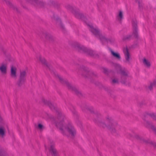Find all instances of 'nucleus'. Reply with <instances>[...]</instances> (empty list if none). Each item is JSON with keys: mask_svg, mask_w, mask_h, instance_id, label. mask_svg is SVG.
Listing matches in <instances>:
<instances>
[{"mask_svg": "<svg viewBox=\"0 0 156 156\" xmlns=\"http://www.w3.org/2000/svg\"><path fill=\"white\" fill-rule=\"evenodd\" d=\"M56 125L60 132L63 135L73 136L76 134V130L71 124L66 126L63 124L60 123Z\"/></svg>", "mask_w": 156, "mask_h": 156, "instance_id": "f257e3e1", "label": "nucleus"}, {"mask_svg": "<svg viewBox=\"0 0 156 156\" xmlns=\"http://www.w3.org/2000/svg\"><path fill=\"white\" fill-rule=\"evenodd\" d=\"M39 59L42 64H45L46 63V61L44 58L40 57H39Z\"/></svg>", "mask_w": 156, "mask_h": 156, "instance_id": "4468645a", "label": "nucleus"}, {"mask_svg": "<svg viewBox=\"0 0 156 156\" xmlns=\"http://www.w3.org/2000/svg\"><path fill=\"white\" fill-rule=\"evenodd\" d=\"M76 16L77 17H78V16H77V15Z\"/></svg>", "mask_w": 156, "mask_h": 156, "instance_id": "412c9836", "label": "nucleus"}, {"mask_svg": "<svg viewBox=\"0 0 156 156\" xmlns=\"http://www.w3.org/2000/svg\"><path fill=\"white\" fill-rule=\"evenodd\" d=\"M48 105H49L50 108L52 109H53V107H54V106L52 105L51 103H49L48 104Z\"/></svg>", "mask_w": 156, "mask_h": 156, "instance_id": "a211bd4d", "label": "nucleus"}, {"mask_svg": "<svg viewBox=\"0 0 156 156\" xmlns=\"http://www.w3.org/2000/svg\"><path fill=\"white\" fill-rule=\"evenodd\" d=\"M123 51L126 61L127 62H129L131 57L127 49L126 48L124 49L123 50Z\"/></svg>", "mask_w": 156, "mask_h": 156, "instance_id": "6e6552de", "label": "nucleus"}, {"mask_svg": "<svg viewBox=\"0 0 156 156\" xmlns=\"http://www.w3.org/2000/svg\"><path fill=\"white\" fill-rule=\"evenodd\" d=\"M5 135V129L3 127H0V136L3 137Z\"/></svg>", "mask_w": 156, "mask_h": 156, "instance_id": "f8f14e48", "label": "nucleus"}, {"mask_svg": "<svg viewBox=\"0 0 156 156\" xmlns=\"http://www.w3.org/2000/svg\"><path fill=\"white\" fill-rule=\"evenodd\" d=\"M89 30L97 37H99L101 41H107V37L100 34L98 28H94L91 26H89Z\"/></svg>", "mask_w": 156, "mask_h": 156, "instance_id": "f03ea898", "label": "nucleus"}, {"mask_svg": "<svg viewBox=\"0 0 156 156\" xmlns=\"http://www.w3.org/2000/svg\"><path fill=\"white\" fill-rule=\"evenodd\" d=\"M106 126L111 131L113 132V130L116 127V125L114 123V122L111 118L108 117L107 118L105 122Z\"/></svg>", "mask_w": 156, "mask_h": 156, "instance_id": "7ed1b4c3", "label": "nucleus"}, {"mask_svg": "<svg viewBox=\"0 0 156 156\" xmlns=\"http://www.w3.org/2000/svg\"><path fill=\"white\" fill-rule=\"evenodd\" d=\"M118 82V81L117 79H114L112 80V83L113 84L117 83Z\"/></svg>", "mask_w": 156, "mask_h": 156, "instance_id": "dca6fc26", "label": "nucleus"}, {"mask_svg": "<svg viewBox=\"0 0 156 156\" xmlns=\"http://www.w3.org/2000/svg\"><path fill=\"white\" fill-rule=\"evenodd\" d=\"M10 76L11 78L16 80L18 77L17 68L15 66H11L10 68Z\"/></svg>", "mask_w": 156, "mask_h": 156, "instance_id": "39448f33", "label": "nucleus"}, {"mask_svg": "<svg viewBox=\"0 0 156 156\" xmlns=\"http://www.w3.org/2000/svg\"><path fill=\"white\" fill-rule=\"evenodd\" d=\"M26 72L25 70H23L20 71V83H22L24 82L26 80Z\"/></svg>", "mask_w": 156, "mask_h": 156, "instance_id": "0eeeda50", "label": "nucleus"}, {"mask_svg": "<svg viewBox=\"0 0 156 156\" xmlns=\"http://www.w3.org/2000/svg\"><path fill=\"white\" fill-rule=\"evenodd\" d=\"M7 65L5 63H2L0 64V72L3 75L6 74L7 73Z\"/></svg>", "mask_w": 156, "mask_h": 156, "instance_id": "423d86ee", "label": "nucleus"}, {"mask_svg": "<svg viewBox=\"0 0 156 156\" xmlns=\"http://www.w3.org/2000/svg\"><path fill=\"white\" fill-rule=\"evenodd\" d=\"M143 62L145 66L147 68H149L151 66L150 62L147 59L144 58L143 60Z\"/></svg>", "mask_w": 156, "mask_h": 156, "instance_id": "1a4fd4ad", "label": "nucleus"}, {"mask_svg": "<svg viewBox=\"0 0 156 156\" xmlns=\"http://www.w3.org/2000/svg\"><path fill=\"white\" fill-rule=\"evenodd\" d=\"M50 150V152L51 153H53L54 154H55L56 152L55 149H54V147L52 146H51Z\"/></svg>", "mask_w": 156, "mask_h": 156, "instance_id": "2eb2a0df", "label": "nucleus"}, {"mask_svg": "<svg viewBox=\"0 0 156 156\" xmlns=\"http://www.w3.org/2000/svg\"><path fill=\"white\" fill-rule=\"evenodd\" d=\"M42 101L45 103V104H47V100H45L44 99H42Z\"/></svg>", "mask_w": 156, "mask_h": 156, "instance_id": "6ab92c4d", "label": "nucleus"}, {"mask_svg": "<svg viewBox=\"0 0 156 156\" xmlns=\"http://www.w3.org/2000/svg\"><path fill=\"white\" fill-rule=\"evenodd\" d=\"M38 128L40 129H42L43 127V126L40 124H39L38 125Z\"/></svg>", "mask_w": 156, "mask_h": 156, "instance_id": "f3484780", "label": "nucleus"}, {"mask_svg": "<svg viewBox=\"0 0 156 156\" xmlns=\"http://www.w3.org/2000/svg\"><path fill=\"white\" fill-rule=\"evenodd\" d=\"M111 53L112 56L115 58L118 59H120V56L118 53L115 52L113 51H111Z\"/></svg>", "mask_w": 156, "mask_h": 156, "instance_id": "9d476101", "label": "nucleus"}, {"mask_svg": "<svg viewBox=\"0 0 156 156\" xmlns=\"http://www.w3.org/2000/svg\"><path fill=\"white\" fill-rule=\"evenodd\" d=\"M77 49L79 51H81V50L84 51L85 50V48L80 45H78L77 47Z\"/></svg>", "mask_w": 156, "mask_h": 156, "instance_id": "ddd939ff", "label": "nucleus"}, {"mask_svg": "<svg viewBox=\"0 0 156 156\" xmlns=\"http://www.w3.org/2000/svg\"><path fill=\"white\" fill-rule=\"evenodd\" d=\"M117 19L119 21H120L123 18V14L122 12L121 11H120L118 15L117 16Z\"/></svg>", "mask_w": 156, "mask_h": 156, "instance_id": "9b49d317", "label": "nucleus"}, {"mask_svg": "<svg viewBox=\"0 0 156 156\" xmlns=\"http://www.w3.org/2000/svg\"><path fill=\"white\" fill-rule=\"evenodd\" d=\"M116 67L118 70L119 69L121 71V82L122 83H125L126 80L128 77V74L126 71L125 70H122L121 68L119 65H117Z\"/></svg>", "mask_w": 156, "mask_h": 156, "instance_id": "20e7f679", "label": "nucleus"}, {"mask_svg": "<svg viewBox=\"0 0 156 156\" xmlns=\"http://www.w3.org/2000/svg\"><path fill=\"white\" fill-rule=\"evenodd\" d=\"M154 84H153V83H151V85L149 87V88L150 89V90H151V89H152V87L154 86Z\"/></svg>", "mask_w": 156, "mask_h": 156, "instance_id": "aec40b11", "label": "nucleus"}]
</instances>
